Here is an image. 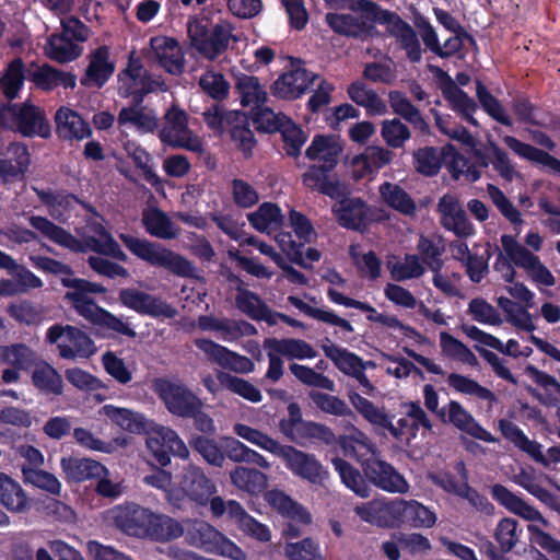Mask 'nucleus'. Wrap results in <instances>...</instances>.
<instances>
[{
	"label": "nucleus",
	"mask_w": 560,
	"mask_h": 560,
	"mask_svg": "<svg viewBox=\"0 0 560 560\" xmlns=\"http://www.w3.org/2000/svg\"><path fill=\"white\" fill-rule=\"evenodd\" d=\"M177 494L187 497L191 501L205 505L217 492L215 483L199 466L189 464L177 476Z\"/></svg>",
	"instance_id": "obj_16"
},
{
	"label": "nucleus",
	"mask_w": 560,
	"mask_h": 560,
	"mask_svg": "<svg viewBox=\"0 0 560 560\" xmlns=\"http://www.w3.org/2000/svg\"><path fill=\"white\" fill-rule=\"evenodd\" d=\"M331 463L342 483L348 489L352 490L361 498H368L370 495L371 488L355 468L339 457L332 458Z\"/></svg>",
	"instance_id": "obj_58"
},
{
	"label": "nucleus",
	"mask_w": 560,
	"mask_h": 560,
	"mask_svg": "<svg viewBox=\"0 0 560 560\" xmlns=\"http://www.w3.org/2000/svg\"><path fill=\"white\" fill-rule=\"evenodd\" d=\"M501 245L505 255L499 254L493 268L504 281H514L516 272L513 265H515L522 268L527 277L537 284L552 287L556 283L553 275L540 258L520 244L512 235H502Z\"/></svg>",
	"instance_id": "obj_5"
},
{
	"label": "nucleus",
	"mask_w": 560,
	"mask_h": 560,
	"mask_svg": "<svg viewBox=\"0 0 560 560\" xmlns=\"http://www.w3.org/2000/svg\"><path fill=\"white\" fill-rule=\"evenodd\" d=\"M386 265L392 278L396 281L420 278L425 271L421 258L416 254H406L404 257L392 256Z\"/></svg>",
	"instance_id": "obj_46"
},
{
	"label": "nucleus",
	"mask_w": 560,
	"mask_h": 560,
	"mask_svg": "<svg viewBox=\"0 0 560 560\" xmlns=\"http://www.w3.org/2000/svg\"><path fill=\"white\" fill-rule=\"evenodd\" d=\"M447 384L457 393L487 401L489 409H491L498 400L490 389L480 385L477 381L462 374L451 373L447 376Z\"/></svg>",
	"instance_id": "obj_54"
},
{
	"label": "nucleus",
	"mask_w": 560,
	"mask_h": 560,
	"mask_svg": "<svg viewBox=\"0 0 560 560\" xmlns=\"http://www.w3.org/2000/svg\"><path fill=\"white\" fill-rule=\"evenodd\" d=\"M288 301L291 305L303 312L305 315L339 328L343 332H352L353 327L347 319L338 316L334 311L327 308L314 307L296 296H289Z\"/></svg>",
	"instance_id": "obj_55"
},
{
	"label": "nucleus",
	"mask_w": 560,
	"mask_h": 560,
	"mask_svg": "<svg viewBox=\"0 0 560 560\" xmlns=\"http://www.w3.org/2000/svg\"><path fill=\"white\" fill-rule=\"evenodd\" d=\"M142 223L148 233L162 240H172L178 235V229L163 211L156 208L147 209Z\"/></svg>",
	"instance_id": "obj_51"
},
{
	"label": "nucleus",
	"mask_w": 560,
	"mask_h": 560,
	"mask_svg": "<svg viewBox=\"0 0 560 560\" xmlns=\"http://www.w3.org/2000/svg\"><path fill=\"white\" fill-rule=\"evenodd\" d=\"M144 433L147 447L160 465L170 464V454L183 459L189 457L187 445L173 429L149 421Z\"/></svg>",
	"instance_id": "obj_11"
},
{
	"label": "nucleus",
	"mask_w": 560,
	"mask_h": 560,
	"mask_svg": "<svg viewBox=\"0 0 560 560\" xmlns=\"http://www.w3.org/2000/svg\"><path fill=\"white\" fill-rule=\"evenodd\" d=\"M36 360L35 352L23 343L0 347V363L20 370L28 369Z\"/></svg>",
	"instance_id": "obj_60"
},
{
	"label": "nucleus",
	"mask_w": 560,
	"mask_h": 560,
	"mask_svg": "<svg viewBox=\"0 0 560 560\" xmlns=\"http://www.w3.org/2000/svg\"><path fill=\"white\" fill-rule=\"evenodd\" d=\"M348 95L354 103L365 107L373 115H383L386 113L384 102L362 82H353L348 88Z\"/></svg>",
	"instance_id": "obj_61"
},
{
	"label": "nucleus",
	"mask_w": 560,
	"mask_h": 560,
	"mask_svg": "<svg viewBox=\"0 0 560 560\" xmlns=\"http://www.w3.org/2000/svg\"><path fill=\"white\" fill-rule=\"evenodd\" d=\"M153 524L149 538L158 541H167L180 537L184 533L183 526L167 515L154 513Z\"/></svg>",
	"instance_id": "obj_63"
},
{
	"label": "nucleus",
	"mask_w": 560,
	"mask_h": 560,
	"mask_svg": "<svg viewBox=\"0 0 560 560\" xmlns=\"http://www.w3.org/2000/svg\"><path fill=\"white\" fill-rule=\"evenodd\" d=\"M441 351L447 358L459 361L471 368H477L479 361L475 353L460 340L446 331L440 332Z\"/></svg>",
	"instance_id": "obj_57"
},
{
	"label": "nucleus",
	"mask_w": 560,
	"mask_h": 560,
	"mask_svg": "<svg viewBox=\"0 0 560 560\" xmlns=\"http://www.w3.org/2000/svg\"><path fill=\"white\" fill-rule=\"evenodd\" d=\"M264 348L272 349L280 355L285 357L290 360H305L313 359L316 357L315 349L302 339L294 338H267L264 341Z\"/></svg>",
	"instance_id": "obj_43"
},
{
	"label": "nucleus",
	"mask_w": 560,
	"mask_h": 560,
	"mask_svg": "<svg viewBox=\"0 0 560 560\" xmlns=\"http://www.w3.org/2000/svg\"><path fill=\"white\" fill-rule=\"evenodd\" d=\"M442 92L454 110L460 113L470 124L477 125L474 118V114L477 109L476 103L465 92L458 89L450 77L443 82Z\"/></svg>",
	"instance_id": "obj_53"
},
{
	"label": "nucleus",
	"mask_w": 560,
	"mask_h": 560,
	"mask_svg": "<svg viewBox=\"0 0 560 560\" xmlns=\"http://www.w3.org/2000/svg\"><path fill=\"white\" fill-rule=\"evenodd\" d=\"M348 399L354 410L371 425L386 429L390 434L398 431L394 429L393 416H390L384 407H378L371 400L366 399L357 392L350 390Z\"/></svg>",
	"instance_id": "obj_30"
},
{
	"label": "nucleus",
	"mask_w": 560,
	"mask_h": 560,
	"mask_svg": "<svg viewBox=\"0 0 560 560\" xmlns=\"http://www.w3.org/2000/svg\"><path fill=\"white\" fill-rule=\"evenodd\" d=\"M234 487L250 494L262 492L268 486V477L258 469L237 466L230 471Z\"/></svg>",
	"instance_id": "obj_49"
},
{
	"label": "nucleus",
	"mask_w": 560,
	"mask_h": 560,
	"mask_svg": "<svg viewBox=\"0 0 560 560\" xmlns=\"http://www.w3.org/2000/svg\"><path fill=\"white\" fill-rule=\"evenodd\" d=\"M149 59L156 61L172 74H180L184 70V54L176 39L163 35L150 39Z\"/></svg>",
	"instance_id": "obj_23"
},
{
	"label": "nucleus",
	"mask_w": 560,
	"mask_h": 560,
	"mask_svg": "<svg viewBox=\"0 0 560 560\" xmlns=\"http://www.w3.org/2000/svg\"><path fill=\"white\" fill-rule=\"evenodd\" d=\"M0 503L10 512L22 513L30 506L28 498L21 485L2 472Z\"/></svg>",
	"instance_id": "obj_47"
},
{
	"label": "nucleus",
	"mask_w": 560,
	"mask_h": 560,
	"mask_svg": "<svg viewBox=\"0 0 560 560\" xmlns=\"http://www.w3.org/2000/svg\"><path fill=\"white\" fill-rule=\"evenodd\" d=\"M337 442L345 454L355 457L363 465V468L368 460H372L378 455L375 443L354 425H350L347 433L339 435Z\"/></svg>",
	"instance_id": "obj_27"
},
{
	"label": "nucleus",
	"mask_w": 560,
	"mask_h": 560,
	"mask_svg": "<svg viewBox=\"0 0 560 560\" xmlns=\"http://www.w3.org/2000/svg\"><path fill=\"white\" fill-rule=\"evenodd\" d=\"M192 542L208 552L233 560H246L245 552L231 539L206 522H198L190 532Z\"/></svg>",
	"instance_id": "obj_15"
},
{
	"label": "nucleus",
	"mask_w": 560,
	"mask_h": 560,
	"mask_svg": "<svg viewBox=\"0 0 560 560\" xmlns=\"http://www.w3.org/2000/svg\"><path fill=\"white\" fill-rule=\"evenodd\" d=\"M118 299L125 307L141 315L173 318L177 314V311L164 300L135 288L121 289Z\"/></svg>",
	"instance_id": "obj_18"
},
{
	"label": "nucleus",
	"mask_w": 560,
	"mask_h": 560,
	"mask_svg": "<svg viewBox=\"0 0 560 560\" xmlns=\"http://www.w3.org/2000/svg\"><path fill=\"white\" fill-rule=\"evenodd\" d=\"M316 79L305 69L296 68L283 73L272 85L273 95L280 98L299 97Z\"/></svg>",
	"instance_id": "obj_32"
},
{
	"label": "nucleus",
	"mask_w": 560,
	"mask_h": 560,
	"mask_svg": "<svg viewBox=\"0 0 560 560\" xmlns=\"http://www.w3.org/2000/svg\"><path fill=\"white\" fill-rule=\"evenodd\" d=\"M229 124H232L231 137L236 145L246 154L252 152L255 140L245 115L238 112L229 113Z\"/></svg>",
	"instance_id": "obj_62"
},
{
	"label": "nucleus",
	"mask_w": 560,
	"mask_h": 560,
	"mask_svg": "<svg viewBox=\"0 0 560 560\" xmlns=\"http://www.w3.org/2000/svg\"><path fill=\"white\" fill-rule=\"evenodd\" d=\"M394 522L406 523L415 528H432L438 521L433 509L417 500L395 499Z\"/></svg>",
	"instance_id": "obj_25"
},
{
	"label": "nucleus",
	"mask_w": 560,
	"mask_h": 560,
	"mask_svg": "<svg viewBox=\"0 0 560 560\" xmlns=\"http://www.w3.org/2000/svg\"><path fill=\"white\" fill-rule=\"evenodd\" d=\"M265 498L268 504L281 515L303 524L311 522L310 513L285 492L275 489L267 492Z\"/></svg>",
	"instance_id": "obj_44"
},
{
	"label": "nucleus",
	"mask_w": 560,
	"mask_h": 560,
	"mask_svg": "<svg viewBox=\"0 0 560 560\" xmlns=\"http://www.w3.org/2000/svg\"><path fill=\"white\" fill-rule=\"evenodd\" d=\"M0 126L5 129L15 130L23 136L49 138L51 128L44 112L31 104L10 105L0 110Z\"/></svg>",
	"instance_id": "obj_8"
},
{
	"label": "nucleus",
	"mask_w": 560,
	"mask_h": 560,
	"mask_svg": "<svg viewBox=\"0 0 560 560\" xmlns=\"http://www.w3.org/2000/svg\"><path fill=\"white\" fill-rule=\"evenodd\" d=\"M345 143L336 135H316L305 151L308 160L315 162L322 170H332L339 163Z\"/></svg>",
	"instance_id": "obj_22"
},
{
	"label": "nucleus",
	"mask_w": 560,
	"mask_h": 560,
	"mask_svg": "<svg viewBox=\"0 0 560 560\" xmlns=\"http://www.w3.org/2000/svg\"><path fill=\"white\" fill-rule=\"evenodd\" d=\"M505 145L512 150L518 156L528 160L534 163L541 164L547 167L550 172L560 175V161L551 156L547 152L539 150L530 144L524 143L512 136H505L503 138Z\"/></svg>",
	"instance_id": "obj_40"
},
{
	"label": "nucleus",
	"mask_w": 560,
	"mask_h": 560,
	"mask_svg": "<svg viewBox=\"0 0 560 560\" xmlns=\"http://www.w3.org/2000/svg\"><path fill=\"white\" fill-rule=\"evenodd\" d=\"M60 466L66 478L75 482L94 479L95 476L105 472V466L103 464L84 457H62Z\"/></svg>",
	"instance_id": "obj_38"
},
{
	"label": "nucleus",
	"mask_w": 560,
	"mask_h": 560,
	"mask_svg": "<svg viewBox=\"0 0 560 560\" xmlns=\"http://www.w3.org/2000/svg\"><path fill=\"white\" fill-rule=\"evenodd\" d=\"M364 472L374 486L388 493L406 494L410 490L406 478L378 457L366 462Z\"/></svg>",
	"instance_id": "obj_21"
},
{
	"label": "nucleus",
	"mask_w": 560,
	"mask_h": 560,
	"mask_svg": "<svg viewBox=\"0 0 560 560\" xmlns=\"http://www.w3.org/2000/svg\"><path fill=\"white\" fill-rule=\"evenodd\" d=\"M61 282L69 289L65 299L69 301L80 316L102 329L136 337V331L122 318L102 308L89 296L90 294L104 293L106 289L103 285L72 277H63Z\"/></svg>",
	"instance_id": "obj_4"
},
{
	"label": "nucleus",
	"mask_w": 560,
	"mask_h": 560,
	"mask_svg": "<svg viewBox=\"0 0 560 560\" xmlns=\"http://www.w3.org/2000/svg\"><path fill=\"white\" fill-rule=\"evenodd\" d=\"M229 516L246 536L260 542L270 541V528L249 515L237 501H230Z\"/></svg>",
	"instance_id": "obj_35"
},
{
	"label": "nucleus",
	"mask_w": 560,
	"mask_h": 560,
	"mask_svg": "<svg viewBox=\"0 0 560 560\" xmlns=\"http://www.w3.org/2000/svg\"><path fill=\"white\" fill-rule=\"evenodd\" d=\"M348 13H329L326 21L337 33L359 36L370 30L373 23L385 26L386 32L396 38L411 61L421 59V48L412 27L397 14L381 9L370 0H350Z\"/></svg>",
	"instance_id": "obj_1"
},
{
	"label": "nucleus",
	"mask_w": 560,
	"mask_h": 560,
	"mask_svg": "<svg viewBox=\"0 0 560 560\" xmlns=\"http://www.w3.org/2000/svg\"><path fill=\"white\" fill-rule=\"evenodd\" d=\"M525 374L545 390L546 404L551 406L560 404V383L556 377L530 364L525 368Z\"/></svg>",
	"instance_id": "obj_64"
},
{
	"label": "nucleus",
	"mask_w": 560,
	"mask_h": 560,
	"mask_svg": "<svg viewBox=\"0 0 560 560\" xmlns=\"http://www.w3.org/2000/svg\"><path fill=\"white\" fill-rule=\"evenodd\" d=\"M98 413L113 424L130 433H144L149 424V421L142 413L112 404L104 405L98 410Z\"/></svg>",
	"instance_id": "obj_33"
},
{
	"label": "nucleus",
	"mask_w": 560,
	"mask_h": 560,
	"mask_svg": "<svg viewBox=\"0 0 560 560\" xmlns=\"http://www.w3.org/2000/svg\"><path fill=\"white\" fill-rule=\"evenodd\" d=\"M161 89L166 90L164 83L150 80L144 75L140 66L130 63L128 68L119 74L118 94L122 97L132 95H143Z\"/></svg>",
	"instance_id": "obj_28"
},
{
	"label": "nucleus",
	"mask_w": 560,
	"mask_h": 560,
	"mask_svg": "<svg viewBox=\"0 0 560 560\" xmlns=\"http://www.w3.org/2000/svg\"><path fill=\"white\" fill-rule=\"evenodd\" d=\"M498 428L502 435L514 444L520 451L527 454L536 463L548 467L551 464L560 463V446H552L544 453L542 445L530 440L516 424L506 420L500 419L498 421Z\"/></svg>",
	"instance_id": "obj_14"
},
{
	"label": "nucleus",
	"mask_w": 560,
	"mask_h": 560,
	"mask_svg": "<svg viewBox=\"0 0 560 560\" xmlns=\"http://www.w3.org/2000/svg\"><path fill=\"white\" fill-rule=\"evenodd\" d=\"M33 385L43 394L61 395L63 382L59 372L47 362H38L32 372Z\"/></svg>",
	"instance_id": "obj_48"
},
{
	"label": "nucleus",
	"mask_w": 560,
	"mask_h": 560,
	"mask_svg": "<svg viewBox=\"0 0 560 560\" xmlns=\"http://www.w3.org/2000/svg\"><path fill=\"white\" fill-rule=\"evenodd\" d=\"M231 40H236V36L233 34V25L228 21H220L213 26L209 35L205 57L214 60L228 48Z\"/></svg>",
	"instance_id": "obj_59"
},
{
	"label": "nucleus",
	"mask_w": 560,
	"mask_h": 560,
	"mask_svg": "<svg viewBox=\"0 0 560 560\" xmlns=\"http://www.w3.org/2000/svg\"><path fill=\"white\" fill-rule=\"evenodd\" d=\"M117 122L119 127L132 128L139 133H150L158 128L159 118L154 109L136 103L119 110Z\"/></svg>",
	"instance_id": "obj_29"
},
{
	"label": "nucleus",
	"mask_w": 560,
	"mask_h": 560,
	"mask_svg": "<svg viewBox=\"0 0 560 560\" xmlns=\"http://www.w3.org/2000/svg\"><path fill=\"white\" fill-rule=\"evenodd\" d=\"M198 327L205 331H212L225 342H233L245 336H254L257 329L245 320L221 318L215 316H200Z\"/></svg>",
	"instance_id": "obj_24"
},
{
	"label": "nucleus",
	"mask_w": 560,
	"mask_h": 560,
	"mask_svg": "<svg viewBox=\"0 0 560 560\" xmlns=\"http://www.w3.org/2000/svg\"><path fill=\"white\" fill-rule=\"evenodd\" d=\"M235 305L238 311L254 320L273 323V311L254 292L237 288Z\"/></svg>",
	"instance_id": "obj_39"
},
{
	"label": "nucleus",
	"mask_w": 560,
	"mask_h": 560,
	"mask_svg": "<svg viewBox=\"0 0 560 560\" xmlns=\"http://www.w3.org/2000/svg\"><path fill=\"white\" fill-rule=\"evenodd\" d=\"M32 79L36 86L45 91H50L58 86L73 89L77 83L73 74L55 69L48 65H44L34 71Z\"/></svg>",
	"instance_id": "obj_52"
},
{
	"label": "nucleus",
	"mask_w": 560,
	"mask_h": 560,
	"mask_svg": "<svg viewBox=\"0 0 560 560\" xmlns=\"http://www.w3.org/2000/svg\"><path fill=\"white\" fill-rule=\"evenodd\" d=\"M56 132L63 140H83L91 136L89 124L73 109L62 106L55 114Z\"/></svg>",
	"instance_id": "obj_31"
},
{
	"label": "nucleus",
	"mask_w": 560,
	"mask_h": 560,
	"mask_svg": "<svg viewBox=\"0 0 560 560\" xmlns=\"http://www.w3.org/2000/svg\"><path fill=\"white\" fill-rule=\"evenodd\" d=\"M152 388L166 409L177 417L195 416L202 407L201 400L179 383L156 378L153 381Z\"/></svg>",
	"instance_id": "obj_13"
},
{
	"label": "nucleus",
	"mask_w": 560,
	"mask_h": 560,
	"mask_svg": "<svg viewBox=\"0 0 560 560\" xmlns=\"http://www.w3.org/2000/svg\"><path fill=\"white\" fill-rule=\"evenodd\" d=\"M440 224L458 238H468L476 234L459 199L453 194L443 195L436 205Z\"/></svg>",
	"instance_id": "obj_17"
},
{
	"label": "nucleus",
	"mask_w": 560,
	"mask_h": 560,
	"mask_svg": "<svg viewBox=\"0 0 560 560\" xmlns=\"http://www.w3.org/2000/svg\"><path fill=\"white\" fill-rule=\"evenodd\" d=\"M320 348L324 354L332 361L334 365L346 375L352 376L360 369L374 366L373 362H364L355 353L334 343L330 339L324 340Z\"/></svg>",
	"instance_id": "obj_34"
},
{
	"label": "nucleus",
	"mask_w": 560,
	"mask_h": 560,
	"mask_svg": "<svg viewBox=\"0 0 560 560\" xmlns=\"http://www.w3.org/2000/svg\"><path fill=\"white\" fill-rule=\"evenodd\" d=\"M443 422L453 424L458 430L475 439L487 443H495L498 440L486 430L474 416L458 401L451 400L439 412Z\"/></svg>",
	"instance_id": "obj_19"
},
{
	"label": "nucleus",
	"mask_w": 560,
	"mask_h": 560,
	"mask_svg": "<svg viewBox=\"0 0 560 560\" xmlns=\"http://www.w3.org/2000/svg\"><path fill=\"white\" fill-rule=\"evenodd\" d=\"M247 220L258 232L271 234L282 226L284 217L276 203L264 202L247 214Z\"/></svg>",
	"instance_id": "obj_42"
},
{
	"label": "nucleus",
	"mask_w": 560,
	"mask_h": 560,
	"mask_svg": "<svg viewBox=\"0 0 560 560\" xmlns=\"http://www.w3.org/2000/svg\"><path fill=\"white\" fill-rule=\"evenodd\" d=\"M47 341L56 343L63 359H88L96 353L93 339L83 330L70 325H54L46 334Z\"/></svg>",
	"instance_id": "obj_10"
},
{
	"label": "nucleus",
	"mask_w": 560,
	"mask_h": 560,
	"mask_svg": "<svg viewBox=\"0 0 560 560\" xmlns=\"http://www.w3.org/2000/svg\"><path fill=\"white\" fill-rule=\"evenodd\" d=\"M195 345L210 360L223 369L240 374H248L255 370V364L249 358L234 352L210 339H196Z\"/></svg>",
	"instance_id": "obj_20"
},
{
	"label": "nucleus",
	"mask_w": 560,
	"mask_h": 560,
	"mask_svg": "<svg viewBox=\"0 0 560 560\" xmlns=\"http://www.w3.org/2000/svg\"><path fill=\"white\" fill-rule=\"evenodd\" d=\"M119 238L132 255L151 266L165 268L179 277L195 275V267L189 260L159 243L125 233H120Z\"/></svg>",
	"instance_id": "obj_7"
},
{
	"label": "nucleus",
	"mask_w": 560,
	"mask_h": 560,
	"mask_svg": "<svg viewBox=\"0 0 560 560\" xmlns=\"http://www.w3.org/2000/svg\"><path fill=\"white\" fill-rule=\"evenodd\" d=\"M45 54L59 63L70 62L82 54V48L66 35L52 34L45 44Z\"/></svg>",
	"instance_id": "obj_50"
},
{
	"label": "nucleus",
	"mask_w": 560,
	"mask_h": 560,
	"mask_svg": "<svg viewBox=\"0 0 560 560\" xmlns=\"http://www.w3.org/2000/svg\"><path fill=\"white\" fill-rule=\"evenodd\" d=\"M491 494L493 499L504 506L510 513L517 515L529 523L527 525V530L529 533L530 540L534 544L538 545L546 551L558 553L560 550V542L538 526L541 525L542 527H549L550 523L536 508L528 504L523 498L513 493L502 485H494L491 488Z\"/></svg>",
	"instance_id": "obj_6"
},
{
	"label": "nucleus",
	"mask_w": 560,
	"mask_h": 560,
	"mask_svg": "<svg viewBox=\"0 0 560 560\" xmlns=\"http://www.w3.org/2000/svg\"><path fill=\"white\" fill-rule=\"evenodd\" d=\"M378 191L382 200L394 210L409 217L416 213L415 201L400 186L386 182L380 186Z\"/></svg>",
	"instance_id": "obj_56"
},
{
	"label": "nucleus",
	"mask_w": 560,
	"mask_h": 560,
	"mask_svg": "<svg viewBox=\"0 0 560 560\" xmlns=\"http://www.w3.org/2000/svg\"><path fill=\"white\" fill-rule=\"evenodd\" d=\"M28 223L43 236L72 252L92 250L121 261H126L128 258L112 234L98 222H92L88 225L89 231L84 233L82 240H78L44 217L32 215L28 219Z\"/></svg>",
	"instance_id": "obj_3"
},
{
	"label": "nucleus",
	"mask_w": 560,
	"mask_h": 560,
	"mask_svg": "<svg viewBox=\"0 0 560 560\" xmlns=\"http://www.w3.org/2000/svg\"><path fill=\"white\" fill-rule=\"evenodd\" d=\"M233 431L249 444L281 458L285 467L301 479L322 485L328 478V471L313 454L281 444L267 433L241 422L233 425Z\"/></svg>",
	"instance_id": "obj_2"
},
{
	"label": "nucleus",
	"mask_w": 560,
	"mask_h": 560,
	"mask_svg": "<svg viewBox=\"0 0 560 560\" xmlns=\"http://www.w3.org/2000/svg\"><path fill=\"white\" fill-rule=\"evenodd\" d=\"M159 139L162 143L175 149H185L196 153H202L205 150L202 139L188 127L187 114L177 106H172L165 113Z\"/></svg>",
	"instance_id": "obj_9"
},
{
	"label": "nucleus",
	"mask_w": 560,
	"mask_h": 560,
	"mask_svg": "<svg viewBox=\"0 0 560 560\" xmlns=\"http://www.w3.org/2000/svg\"><path fill=\"white\" fill-rule=\"evenodd\" d=\"M114 72V65L109 61L108 49L98 47L90 55V63L83 79V84L102 86Z\"/></svg>",
	"instance_id": "obj_45"
},
{
	"label": "nucleus",
	"mask_w": 560,
	"mask_h": 560,
	"mask_svg": "<svg viewBox=\"0 0 560 560\" xmlns=\"http://www.w3.org/2000/svg\"><path fill=\"white\" fill-rule=\"evenodd\" d=\"M30 163V153L24 144H10L5 152L0 155V184H10L21 180Z\"/></svg>",
	"instance_id": "obj_26"
},
{
	"label": "nucleus",
	"mask_w": 560,
	"mask_h": 560,
	"mask_svg": "<svg viewBox=\"0 0 560 560\" xmlns=\"http://www.w3.org/2000/svg\"><path fill=\"white\" fill-rule=\"evenodd\" d=\"M395 499H375L354 506V513L361 521L378 525H393Z\"/></svg>",
	"instance_id": "obj_37"
},
{
	"label": "nucleus",
	"mask_w": 560,
	"mask_h": 560,
	"mask_svg": "<svg viewBox=\"0 0 560 560\" xmlns=\"http://www.w3.org/2000/svg\"><path fill=\"white\" fill-rule=\"evenodd\" d=\"M104 517L128 535L149 538L154 512L137 504H120L107 510Z\"/></svg>",
	"instance_id": "obj_12"
},
{
	"label": "nucleus",
	"mask_w": 560,
	"mask_h": 560,
	"mask_svg": "<svg viewBox=\"0 0 560 560\" xmlns=\"http://www.w3.org/2000/svg\"><path fill=\"white\" fill-rule=\"evenodd\" d=\"M232 74L235 79V88L244 106L259 107V105L265 104L267 92L260 85L256 77L242 73L236 69H232Z\"/></svg>",
	"instance_id": "obj_41"
},
{
	"label": "nucleus",
	"mask_w": 560,
	"mask_h": 560,
	"mask_svg": "<svg viewBox=\"0 0 560 560\" xmlns=\"http://www.w3.org/2000/svg\"><path fill=\"white\" fill-rule=\"evenodd\" d=\"M332 212L340 225L359 230L366 225L368 206L359 198H346L332 207Z\"/></svg>",
	"instance_id": "obj_36"
}]
</instances>
